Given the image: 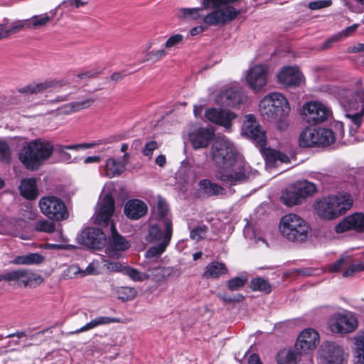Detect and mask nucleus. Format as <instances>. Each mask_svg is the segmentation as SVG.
I'll return each mask as SVG.
<instances>
[{
  "label": "nucleus",
  "mask_w": 364,
  "mask_h": 364,
  "mask_svg": "<svg viewBox=\"0 0 364 364\" xmlns=\"http://www.w3.org/2000/svg\"><path fill=\"white\" fill-rule=\"evenodd\" d=\"M268 68L263 65H255L246 72L245 79L249 87L258 92L267 83Z\"/></svg>",
  "instance_id": "18"
},
{
  "label": "nucleus",
  "mask_w": 364,
  "mask_h": 364,
  "mask_svg": "<svg viewBox=\"0 0 364 364\" xmlns=\"http://www.w3.org/2000/svg\"><path fill=\"white\" fill-rule=\"evenodd\" d=\"M167 247L164 245L154 244L147 250L145 256L150 259H157L166 251Z\"/></svg>",
  "instance_id": "51"
},
{
  "label": "nucleus",
  "mask_w": 364,
  "mask_h": 364,
  "mask_svg": "<svg viewBox=\"0 0 364 364\" xmlns=\"http://www.w3.org/2000/svg\"><path fill=\"white\" fill-rule=\"evenodd\" d=\"M239 0H203L204 9H213L204 16L203 21L208 26L225 25L233 21L240 11L231 4Z\"/></svg>",
  "instance_id": "5"
},
{
  "label": "nucleus",
  "mask_w": 364,
  "mask_h": 364,
  "mask_svg": "<svg viewBox=\"0 0 364 364\" xmlns=\"http://www.w3.org/2000/svg\"><path fill=\"white\" fill-rule=\"evenodd\" d=\"M209 156L215 167V177L229 185L244 182L258 174V171L240 155L234 143L225 136L215 139L209 150Z\"/></svg>",
  "instance_id": "1"
},
{
  "label": "nucleus",
  "mask_w": 364,
  "mask_h": 364,
  "mask_svg": "<svg viewBox=\"0 0 364 364\" xmlns=\"http://www.w3.org/2000/svg\"><path fill=\"white\" fill-rule=\"evenodd\" d=\"M39 208L42 213L52 220H62L68 216L65 203L55 196H48L41 198L39 200Z\"/></svg>",
  "instance_id": "9"
},
{
  "label": "nucleus",
  "mask_w": 364,
  "mask_h": 364,
  "mask_svg": "<svg viewBox=\"0 0 364 364\" xmlns=\"http://www.w3.org/2000/svg\"><path fill=\"white\" fill-rule=\"evenodd\" d=\"M117 297L122 301L132 300L136 296V291L134 288L121 287L117 290Z\"/></svg>",
  "instance_id": "49"
},
{
  "label": "nucleus",
  "mask_w": 364,
  "mask_h": 364,
  "mask_svg": "<svg viewBox=\"0 0 364 364\" xmlns=\"http://www.w3.org/2000/svg\"><path fill=\"white\" fill-rule=\"evenodd\" d=\"M263 156L267 164L269 166H277L280 164H287L289 162V158L287 155L272 149H266L263 150Z\"/></svg>",
  "instance_id": "31"
},
{
  "label": "nucleus",
  "mask_w": 364,
  "mask_h": 364,
  "mask_svg": "<svg viewBox=\"0 0 364 364\" xmlns=\"http://www.w3.org/2000/svg\"><path fill=\"white\" fill-rule=\"evenodd\" d=\"M242 134L260 147H263L266 144V133L254 114H250L245 116L242 126Z\"/></svg>",
  "instance_id": "14"
},
{
  "label": "nucleus",
  "mask_w": 364,
  "mask_h": 364,
  "mask_svg": "<svg viewBox=\"0 0 364 364\" xmlns=\"http://www.w3.org/2000/svg\"><path fill=\"white\" fill-rule=\"evenodd\" d=\"M354 353L360 364H364V330L354 338Z\"/></svg>",
  "instance_id": "41"
},
{
  "label": "nucleus",
  "mask_w": 364,
  "mask_h": 364,
  "mask_svg": "<svg viewBox=\"0 0 364 364\" xmlns=\"http://www.w3.org/2000/svg\"><path fill=\"white\" fill-rule=\"evenodd\" d=\"M297 354L291 350H282L279 352L277 360L278 364H296Z\"/></svg>",
  "instance_id": "46"
},
{
  "label": "nucleus",
  "mask_w": 364,
  "mask_h": 364,
  "mask_svg": "<svg viewBox=\"0 0 364 364\" xmlns=\"http://www.w3.org/2000/svg\"><path fill=\"white\" fill-rule=\"evenodd\" d=\"M358 27L357 24H354L353 26H350L348 28H346L345 30L342 31L341 32L338 33L336 36L331 37L329 38L324 46L325 48H328L330 45L337 41H338L341 38L347 37L349 36L351 33L354 32Z\"/></svg>",
  "instance_id": "54"
},
{
  "label": "nucleus",
  "mask_w": 364,
  "mask_h": 364,
  "mask_svg": "<svg viewBox=\"0 0 364 364\" xmlns=\"http://www.w3.org/2000/svg\"><path fill=\"white\" fill-rule=\"evenodd\" d=\"M94 102L92 98H87L81 102H73L65 105L62 109L60 112L65 114H70L74 112H77L81 109L90 107Z\"/></svg>",
  "instance_id": "40"
},
{
  "label": "nucleus",
  "mask_w": 364,
  "mask_h": 364,
  "mask_svg": "<svg viewBox=\"0 0 364 364\" xmlns=\"http://www.w3.org/2000/svg\"><path fill=\"white\" fill-rule=\"evenodd\" d=\"M247 282V277L245 275L235 277L228 281V287L232 291H238L242 289Z\"/></svg>",
  "instance_id": "53"
},
{
  "label": "nucleus",
  "mask_w": 364,
  "mask_h": 364,
  "mask_svg": "<svg viewBox=\"0 0 364 364\" xmlns=\"http://www.w3.org/2000/svg\"><path fill=\"white\" fill-rule=\"evenodd\" d=\"M346 358L343 348L333 342L323 343L318 355L319 363L323 364H346Z\"/></svg>",
  "instance_id": "12"
},
{
  "label": "nucleus",
  "mask_w": 364,
  "mask_h": 364,
  "mask_svg": "<svg viewBox=\"0 0 364 364\" xmlns=\"http://www.w3.org/2000/svg\"><path fill=\"white\" fill-rule=\"evenodd\" d=\"M242 134L260 147H263L266 144V133L254 114H250L245 116L242 126Z\"/></svg>",
  "instance_id": "15"
},
{
  "label": "nucleus",
  "mask_w": 364,
  "mask_h": 364,
  "mask_svg": "<svg viewBox=\"0 0 364 364\" xmlns=\"http://www.w3.org/2000/svg\"><path fill=\"white\" fill-rule=\"evenodd\" d=\"M277 77L279 83L286 88H296L306 83L304 73L296 65L283 66L278 71Z\"/></svg>",
  "instance_id": "13"
},
{
  "label": "nucleus",
  "mask_w": 364,
  "mask_h": 364,
  "mask_svg": "<svg viewBox=\"0 0 364 364\" xmlns=\"http://www.w3.org/2000/svg\"><path fill=\"white\" fill-rule=\"evenodd\" d=\"M295 186L303 200L316 192V185L307 181H301Z\"/></svg>",
  "instance_id": "44"
},
{
  "label": "nucleus",
  "mask_w": 364,
  "mask_h": 364,
  "mask_svg": "<svg viewBox=\"0 0 364 364\" xmlns=\"http://www.w3.org/2000/svg\"><path fill=\"white\" fill-rule=\"evenodd\" d=\"M149 279L157 283H162L174 274L175 269L171 267L157 266L148 269Z\"/></svg>",
  "instance_id": "28"
},
{
  "label": "nucleus",
  "mask_w": 364,
  "mask_h": 364,
  "mask_svg": "<svg viewBox=\"0 0 364 364\" xmlns=\"http://www.w3.org/2000/svg\"><path fill=\"white\" fill-rule=\"evenodd\" d=\"M339 102L346 112L364 113V90L359 88L355 91L343 92L339 97Z\"/></svg>",
  "instance_id": "16"
},
{
  "label": "nucleus",
  "mask_w": 364,
  "mask_h": 364,
  "mask_svg": "<svg viewBox=\"0 0 364 364\" xmlns=\"http://www.w3.org/2000/svg\"><path fill=\"white\" fill-rule=\"evenodd\" d=\"M78 242L89 248L100 250L105 246L107 239L101 229L88 228L78 236Z\"/></svg>",
  "instance_id": "17"
},
{
  "label": "nucleus",
  "mask_w": 364,
  "mask_h": 364,
  "mask_svg": "<svg viewBox=\"0 0 364 364\" xmlns=\"http://www.w3.org/2000/svg\"><path fill=\"white\" fill-rule=\"evenodd\" d=\"M51 17L48 14H43L41 15H35L31 18L28 19L29 24V29H36L41 26H45L48 21H50Z\"/></svg>",
  "instance_id": "48"
},
{
  "label": "nucleus",
  "mask_w": 364,
  "mask_h": 364,
  "mask_svg": "<svg viewBox=\"0 0 364 364\" xmlns=\"http://www.w3.org/2000/svg\"><path fill=\"white\" fill-rule=\"evenodd\" d=\"M199 187L200 191L207 196H218L225 193V189L222 186L213 183L208 179L200 181Z\"/></svg>",
  "instance_id": "37"
},
{
  "label": "nucleus",
  "mask_w": 364,
  "mask_h": 364,
  "mask_svg": "<svg viewBox=\"0 0 364 364\" xmlns=\"http://www.w3.org/2000/svg\"><path fill=\"white\" fill-rule=\"evenodd\" d=\"M215 136L213 128L198 127L188 134L189 140L194 149L207 147Z\"/></svg>",
  "instance_id": "22"
},
{
  "label": "nucleus",
  "mask_w": 364,
  "mask_h": 364,
  "mask_svg": "<svg viewBox=\"0 0 364 364\" xmlns=\"http://www.w3.org/2000/svg\"><path fill=\"white\" fill-rule=\"evenodd\" d=\"M207 227L201 225L191 230L190 237L191 239L198 241L203 238L207 232Z\"/></svg>",
  "instance_id": "64"
},
{
  "label": "nucleus",
  "mask_w": 364,
  "mask_h": 364,
  "mask_svg": "<svg viewBox=\"0 0 364 364\" xmlns=\"http://www.w3.org/2000/svg\"><path fill=\"white\" fill-rule=\"evenodd\" d=\"M148 210L147 205L139 199H130L125 203L124 213L132 220H138L144 216Z\"/></svg>",
  "instance_id": "26"
},
{
  "label": "nucleus",
  "mask_w": 364,
  "mask_h": 364,
  "mask_svg": "<svg viewBox=\"0 0 364 364\" xmlns=\"http://www.w3.org/2000/svg\"><path fill=\"white\" fill-rule=\"evenodd\" d=\"M13 282L18 287L35 288L44 282L43 277L28 269L11 271L0 275V282Z\"/></svg>",
  "instance_id": "8"
},
{
  "label": "nucleus",
  "mask_w": 364,
  "mask_h": 364,
  "mask_svg": "<svg viewBox=\"0 0 364 364\" xmlns=\"http://www.w3.org/2000/svg\"><path fill=\"white\" fill-rule=\"evenodd\" d=\"M183 40L184 37L183 35L179 33L173 34L168 38L164 43V48L169 50L181 44L183 42Z\"/></svg>",
  "instance_id": "59"
},
{
  "label": "nucleus",
  "mask_w": 364,
  "mask_h": 364,
  "mask_svg": "<svg viewBox=\"0 0 364 364\" xmlns=\"http://www.w3.org/2000/svg\"><path fill=\"white\" fill-rule=\"evenodd\" d=\"M319 343V334L313 328H306L299 335L296 348L304 353L314 350Z\"/></svg>",
  "instance_id": "23"
},
{
  "label": "nucleus",
  "mask_w": 364,
  "mask_h": 364,
  "mask_svg": "<svg viewBox=\"0 0 364 364\" xmlns=\"http://www.w3.org/2000/svg\"><path fill=\"white\" fill-rule=\"evenodd\" d=\"M352 196L341 192L318 199L314 204L316 214L321 219L334 220L345 214L353 205Z\"/></svg>",
  "instance_id": "4"
},
{
  "label": "nucleus",
  "mask_w": 364,
  "mask_h": 364,
  "mask_svg": "<svg viewBox=\"0 0 364 364\" xmlns=\"http://www.w3.org/2000/svg\"><path fill=\"white\" fill-rule=\"evenodd\" d=\"M363 115L364 113L360 112H355V113L346 112V117L349 121V129L351 134L355 133L360 127Z\"/></svg>",
  "instance_id": "42"
},
{
  "label": "nucleus",
  "mask_w": 364,
  "mask_h": 364,
  "mask_svg": "<svg viewBox=\"0 0 364 364\" xmlns=\"http://www.w3.org/2000/svg\"><path fill=\"white\" fill-rule=\"evenodd\" d=\"M29 24L28 19L25 20H18L13 22L10 28L7 29L9 36L11 34L18 33L23 29L28 28Z\"/></svg>",
  "instance_id": "57"
},
{
  "label": "nucleus",
  "mask_w": 364,
  "mask_h": 364,
  "mask_svg": "<svg viewBox=\"0 0 364 364\" xmlns=\"http://www.w3.org/2000/svg\"><path fill=\"white\" fill-rule=\"evenodd\" d=\"M173 233L172 223L166 219L149 227L146 240L149 243L168 246Z\"/></svg>",
  "instance_id": "11"
},
{
  "label": "nucleus",
  "mask_w": 364,
  "mask_h": 364,
  "mask_svg": "<svg viewBox=\"0 0 364 364\" xmlns=\"http://www.w3.org/2000/svg\"><path fill=\"white\" fill-rule=\"evenodd\" d=\"M70 270L73 271L75 274L80 273L82 276L87 274H97L98 273V267L97 264L93 262H91L85 270H81L77 266L71 267Z\"/></svg>",
  "instance_id": "56"
},
{
  "label": "nucleus",
  "mask_w": 364,
  "mask_h": 364,
  "mask_svg": "<svg viewBox=\"0 0 364 364\" xmlns=\"http://www.w3.org/2000/svg\"><path fill=\"white\" fill-rule=\"evenodd\" d=\"M119 319L110 316H99L92 319L90 321L85 323L81 328L71 331L70 334H77L80 333L85 332L94 329L100 326L108 325L112 323H118Z\"/></svg>",
  "instance_id": "27"
},
{
  "label": "nucleus",
  "mask_w": 364,
  "mask_h": 364,
  "mask_svg": "<svg viewBox=\"0 0 364 364\" xmlns=\"http://www.w3.org/2000/svg\"><path fill=\"white\" fill-rule=\"evenodd\" d=\"M19 190L24 198L33 200L38 195L36 181L34 178H25L21 182Z\"/></svg>",
  "instance_id": "33"
},
{
  "label": "nucleus",
  "mask_w": 364,
  "mask_h": 364,
  "mask_svg": "<svg viewBox=\"0 0 364 364\" xmlns=\"http://www.w3.org/2000/svg\"><path fill=\"white\" fill-rule=\"evenodd\" d=\"M203 8H181L178 11V17L183 19L197 20L200 18Z\"/></svg>",
  "instance_id": "45"
},
{
  "label": "nucleus",
  "mask_w": 364,
  "mask_h": 364,
  "mask_svg": "<svg viewBox=\"0 0 364 364\" xmlns=\"http://www.w3.org/2000/svg\"><path fill=\"white\" fill-rule=\"evenodd\" d=\"M58 83L53 81H45L39 83H31L18 89V92L23 94H38L54 87Z\"/></svg>",
  "instance_id": "34"
},
{
  "label": "nucleus",
  "mask_w": 364,
  "mask_h": 364,
  "mask_svg": "<svg viewBox=\"0 0 364 364\" xmlns=\"http://www.w3.org/2000/svg\"><path fill=\"white\" fill-rule=\"evenodd\" d=\"M45 261V257L39 253H29L28 255L16 257L13 263L15 264L33 265L39 264Z\"/></svg>",
  "instance_id": "38"
},
{
  "label": "nucleus",
  "mask_w": 364,
  "mask_h": 364,
  "mask_svg": "<svg viewBox=\"0 0 364 364\" xmlns=\"http://www.w3.org/2000/svg\"><path fill=\"white\" fill-rule=\"evenodd\" d=\"M227 273L228 269L224 263L212 262L205 267L203 277L206 279L218 278Z\"/></svg>",
  "instance_id": "35"
},
{
  "label": "nucleus",
  "mask_w": 364,
  "mask_h": 364,
  "mask_svg": "<svg viewBox=\"0 0 364 364\" xmlns=\"http://www.w3.org/2000/svg\"><path fill=\"white\" fill-rule=\"evenodd\" d=\"M350 230L364 232V215L359 213L346 217L335 227L337 233H343Z\"/></svg>",
  "instance_id": "24"
},
{
  "label": "nucleus",
  "mask_w": 364,
  "mask_h": 364,
  "mask_svg": "<svg viewBox=\"0 0 364 364\" xmlns=\"http://www.w3.org/2000/svg\"><path fill=\"white\" fill-rule=\"evenodd\" d=\"M350 257H341L329 266L328 271L330 272H337L345 269L350 264Z\"/></svg>",
  "instance_id": "55"
},
{
  "label": "nucleus",
  "mask_w": 364,
  "mask_h": 364,
  "mask_svg": "<svg viewBox=\"0 0 364 364\" xmlns=\"http://www.w3.org/2000/svg\"><path fill=\"white\" fill-rule=\"evenodd\" d=\"M258 110L263 120L275 123L278 129L284 130L289 127L290 106L282 93L274 92L264 96L259 103Z\"/></svg>",
  "instance_id": "2"
},
{
  "label": "nucleus",
  "mask_w": 364,
  "mask_h": 364,
  "mask_svg": "<svg viewBox=\"0 0 364 364\" xmlns=\"http://www.w3.org/2000/svg\"><path fill=\"white\" fill-rule=\"evenodd\" d=\"M303 119L309 124H317L327 121L332 115L331 109L323 102L311 100L305 102L301 109Z\"/></svg>",
  "instance_id": "7"
},
{
  "label": "nucleus",
  "mask_w": 364,
  "mask_h": 364,
  "mask_svg": "<svg viewBox=\"0 0 364 364\" xmlns=\"http://www.w3.org/2000/svg\"><path fill=\"white\" fill-rule=\"evenodd\" d=\"M247 96L240 90L227 89L215 97V103L225 107H235L243 103Z\"/></svg>",
  "instance_id": "25"
},
{
  "label": "nucleus",
  "mask_w": 364,
  "mask_h": 364,
  "mask_svg": "<svg viewBox=\"0 0 364 364\" xmlns=\"http://www.w3.org/2000/svg\"><path fill=\"white\" fill-rule=\"evenodd\" d=\"M168 54L166 48H161L157 50H152L148 53V58L144 61L151 60L153 62H157L166 56Z\"/></svg>",
  "instance_id": "62"
},
{
  "label": "nucleus",
  "mask_w": 364,
  "mask_h": 364,
  "mask_svg": "<svg viewBox=\"0 0 364 364\" xmlns=\"http://www.w3.org/2000/svg\"><path fill=\"white\" fill-rule=\"evenodd\" d=\"M95 145V143H82L70 145H58L56 146V151L60 154L61 159L64 162L70 163L72 161L71 155L68 154L66 151V150L78 151L80 149H87L94 147Z\"/></svg>",
  "instance_id": "29"
},
{
  "label": "nucleus",
  "mask_w": 364,
  "mask_h": 364,
  "mask_svg": "<svg viewBox=\"0 0 364 364\" xmlns=\"http://www.w3.org/2000/svg\"><path fill=\"white\" fill-rule=\"evenodd\" d=\"M192 170V166L191 164L188 161H183L181 162V166L177 171V176L179 178H181L184 181L188 179L191 175Z\"/></svg>",
  "instance_id": "61"
},
{
  "label": "nucleus",
  "mask_w": 364,
  "mask_h": 364,
  "mask_svg": "<svg viewBox=\"0 0 364 364\" xmlns=\"http://www.w3.org/2000/svg\"><path fill=\"white\" fill-rule=\"evenodd\" d=\"M112 236L108 240L105 248V252L109 258H118L120 252L127 250L129 247V242L120 235L113 223L111 224Z\"/></svg>",
  "instance_id": "21"
},
{
  "label": "nucleus",
  "mask_w": 364,
  "mask_h": 364,
  "mask_svg": "<svg viewBox=\"0 0 364 364\" xmlns=\"http://www.w3.org/2000/svg\"><path fill=\"white\" fill-rule=\"evenodd\" d=\"M114 210V198L110 194H106L97 204L95 223L101 226H107Z\"/></svg>",
  "instance_id": "19"
},
{
  "label": "nucleus",
  "mask_w": 364,
  "mask_h": 364,
  "mask_svg": "<svg viewBox=\"0 0 364 364\" xmlns=\"http://www.w3.org/2000/svg\"><path fill=\"white\" fill-rule=\"evenodd\" d=\"M103 167L105 168L104 175L111 178L119 176L124 171L125 163L110 157L106 160Z\"/></svg>",
  "instance_id": "30"
},
{
  "label": "nucleus",
  "mask_w": 364,
  "mask_h": 364,
  "mask_svg": "<svg viewBox=\"0 0 364 364\" xmlns=\"http://www.w3.org/2000/svg\"><path fill=\"white\" fill-rule=\"evenodd\" d=\"M18 221L15 219L4 218L0 220V234L15 235L18 230Z\"/></svg>",
  "instance_id": "43"
},
{
  "label": "nucleus",
  "mask_w": 364,
  "mask_h": 364,
  "mask_svg": "<svg viewBox=\"0 0 364 364\" xmlns=\"http://www.w3.org/2000/svg\"><path fill=\"white\" fill-rule=\"evenodd\" d=\"M204 116L208 122L220 125L226 130L230 129L232 122L237 117L234 112L228 109L216 108L207 109Z\"/></svg>",
  "instance_id": "20"
},
{
  "label": "nucleus",
  "mask_w": 364,
  "mask_h": 364,
  "mask_svg": "<svg viewBox=\"0 0 364 364\" xmlns=\"http://www.w3.org/2000/svg\"><path fill=\"white\" fill-rule=\"evenodd\" d=\"M250 287L253 291H259L265 294H269L271 291V286L268 281L261 277L252 279Z\"/></svg>",
  "instance_id": "47"
},
{
  "label": "nucleus",
  "mask_w": 364,
  "mask_h": 364,
  "mask_svg": "<svg viewBox=\"0 0 364 364\" xmlns=\"http://www.w3.org/2000/svg\"><path fill=\"white\" fill-rule=\"evenodd\" d=\"M318 139L317 146H328L335 141V135L333 131L328 128L316 127Z\"/></svg>",
  "instance_id": "39"
},
{
  "label": "nucleus",
  "mask_w": 364,
  "mask_h": 364,
  "mask_svg": "<svg viewBox=\"0 0 364 364\" xmlns=\"http://www.w3.org/2000/svg\"><path fill=\"white\" fill-rule=\"evenodd\" d=\"M35 228L37 231L51 233L55 230V225L48 220H39L36 223Z\"/></svg>",
  "instance_id": "60"
},
{
  "label": "nucleus",
  "mask_w": 364,
  "mask_h": 364,
  "mask_svg": "<svg viewBox=\"0 0 364 364\" xmlns=\"http://www.w3.org/2000/svg\"><path fill=\"white\" fill-rule=\"evenodd\" d=\"M100 73L101 70L97 68H92L87 70L80 71L75 76L76 81L78 82L79 80H86Z\"/></svg>",
  "instance_id": "63"
},
{
  "label": "nucleus",
  "mask_w": 364,
  "mask_h": 364,
  "mask_svg": "<svg viewBox=\"0 0 364 364\" xmlns=\"http://www.w3.org/2000/svg\"><path fill=\"white\" fill-rule=\"evenodd\" d=\"M125 274L129 276L135 282H143L149 279V274L145 272H141L137 269L127 267L124 271Z\"/></svg>",
  "instance_id": "52"
},
{
  "label": "nucleus",
  "mask_w": 364,
  "mask_h": 364,
  "mask_svg": "<svg viewBox=\"0 0 364 364\" xmlns=\"http://www.w3.org/2000/svg\"><path fill=\"white\" fill-rule=\"evenodd\" d=\"M281 200L287 206H293L299 204L302 202L303 199L301 197L296 186L288 188L285 190L281 196Z\"/></svg>",
  "instance_id": "36"
},
{
  "label": "nucleus",
  "mask_w": 364,
  "mask_h": 364,
  "mask_svg": "<svg viewBox=\"0 0 364 364\" xmlns=\"http://www.w3.org/2000/svg\"><path fill=\"white\" fill-rule=\"evenodd\" d=\"M364 270V262L350 264L344 269L343 272V277H349L353 276L355 272Z\"/></svg>",
  "instance_id": "58"
},
{
  "label": "nucleus",
  "mask_w": 364,
  "mask_h": 364,
  "mask_svg": "<svg viewBox=\"0 0 364 364\" xmlns=\"http://www.w3.org/2000/svg\"><path fill=\"white\" fill-rule=\"evenodd\" d=\"M316 127H307L300 134L299 145L302 147H311L318 145Z\"/></svg>",
  "instance_id": "32"
},
{
  "label": "nucleus",
  "mask_w": 364,
  "mask_h": 364,
  "mask_svg": "<svg viewBox=\"0 0 364 364\" xmlns=\"http://www.w3.org/2000/svg\"><path fill=\"white\" fill-rule=\"evenodd\" d=\"M358 319L350 311L333 314L329 320V328L333 333L346 334L354 331L358 327Z\"/></svg>",
  "instance_id": "10"
},
{
  "label": "nucleus",
  "mask_w": 364,
  "mask_h": 364,
  "mask_svg": "<svg viewBox=\"0 0 364 364\" xmlns=\"http://www.w3.org/2000/svg\"><path fill=\"white\" fill-rule=\"evenodd\" d=\"M102 260L104 263V267H106L108 271L112 272L124 273L127 267L121 262L106 259L105 256L102 257Z\"/></svg>",
  "instance_id": "50"
},
{
  "label": "nucleus",
  "mask_w": 364,
  "mask_h": 364,
  "mask_svg": "<svg viewBox=\"0 0 364 364\" xmlns=\"http://www.w3.org/2000/svg\"><path fill=\"white\" fill-rule=\"evenodd\" d=\"M279 228L282 235L287 240L298 242L306 241L311 231L308 223L295 213H288L282 216Z\"/></svg>",
  "instance_id": "6"
},
{
  "label": "nucleus",
  "mask_w": 364,
  "mask_h": 364,
  "mask_svg": "<svg viewBox=\"0 0 364 364\" xmlns=\"http://www.w3.org/2000/svg\"><path fill=\"white\" fill-rule=\"evenodd\" d=\"M53 146L49 141L36 139L26 142L18 153V158L28 170L38 169L53 154Z\"/></svg>",
  "instance_id": "3"
}]
</instances>
